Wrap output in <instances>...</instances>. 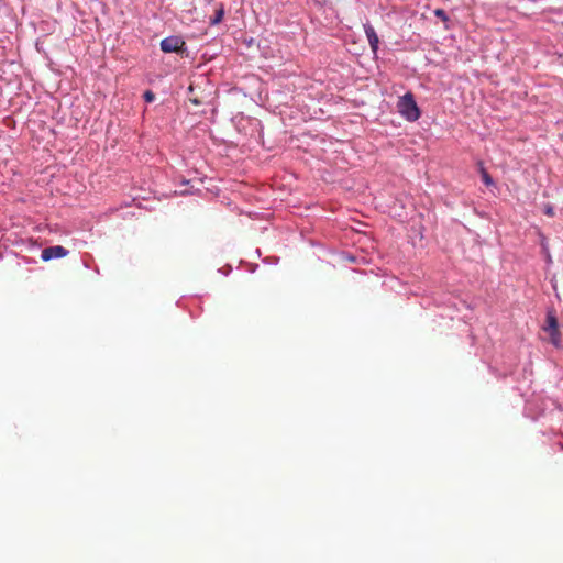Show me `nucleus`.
<instances>
[{
  "instance_id": "nucleus-1",
  "label": "nucleus",
  "mask_w": 563,
  "mask_h": 563,
  "mask_svg": "<svg viewBox=\"0 0 563 563\" xmlns=\"http://www.w3.org/2000/svg\"><path fill=\"white\" fill-rule=\"evenodd\" d=\"M399 114L408 122H416L421 117V110L418 107L412 92H406L399 97L397 102Z\"/></svg>"
},
{
  "instance_id": "nucleus-2",
  "label": "nucleus",
  "mask_w": 563,
  "mask_h": 563,
  "mask_svg": "<svg viewBox=\"0 0 563 563\" xmlns=\"http://www.w3.org/2000/svg\"><path fill=\"white\" fill-rule=\"evenodd\" d=\"M159 46L164 53H178L184 49L185 41L180 36L169 35L161 41Z\"/></svg>"
},
{
  "instance_id": "nucleus-3",
  "label": "nucleus",
  "mask_w": 563,
  "mask_h": 563,
  "mask_svg": "<svg viewBox=\"0 0 563 563\" xmlns=\"http://www.w3.org/2000/svg\"><path fill=\"white\" fill-rule=\"evenodd\" d=\"M69 251L62 245L48 246L42 250L41 260L48 262L67 256Z\"/></svg>"
},
{
  "instance_id": "nucleus-5",
  "label": "nucleus",
  "mask_w": 563,
  "mask_h": 563,
  "mask_svg": "<svg viewBox=\"0 0 563 563\" xmlns=\"http://www.w3.org/2000/svg\"><path fill=\"white\" fill-rule=\"evenodd\" d=\"M559 329L558 319L553 311L547 313V327L544 331L550 332Z\"/></svg>"
},
{
  "instance_id": "nucleus-4",
  "label": "nucleus",
  "mask_w": 563,
  "mask_h": 563,
  "mask_svg": "<svg viewBox=\"0 0 563 563\" xmlns=\"http://www.w3.org/2000/svg\"><path fill=\"white\" fill-rule=\"evenodd\" d=\"M364 33L366 35V38L368 41V44L371 46V49L374 54L377 53L378 51V45H379V38H378V35L374 29V26L369 23V22H366L364 25Z\"/></svg>"
},
{
  "instance_id": "nucleus-7",
  "label": "nucleus",
  "mask_w": 563,
  "mask_h": 563,
  "mask_svg": "<svg viewBox=\"0 0 563 563\" xmlns=\"http://www.w3.org/2000/svg\"><path fill=\"white\" fill-rule=\"evenodd\" d=\"M224 15V8L223 5H220L219 9L216 10L214 15L210 19V24L216 25L218 24Z\"/></svg>"
},
{
  "instance_id": "nucleus-10",
  "label": "nucleus",
  "mask_w": 563,
  "mask_h": 563,
  "mask_svg": "<svg viewBox=\"0 0 563 563\" xmlns=\"http://www.w3.org/2000/svg\"><path fill=\"white\" fill-rule=\"evenodd\" d=\"M435 16L440 18L442 21H448V14L443 9H437L434 11Z\"/></svg>"
},
{
  "instance_id": "nucleus-9",
  "label": "nucleus",
  "mask_w": 563,
  "mask_h": 563,
  "mask_svg": "<svg viewBox=\"0 0 563 563\" xmlns=\"http://www.w3.org/2000/svg\"><path fill=\"white\" fill-rule=\"evenodd\" d=\"M543 212L548 217H554V214H555L554 207L550 203L544 205Z\"/></svg>"
},
{
  "instance_id": "nucleus-11",
  "label": "nucleus",
  "mask_w": 563,
  "mask_h": 563,
  "mask_svg": "<svg viewBox=\"0 0 563 563\" xmlns=\"http://www.w3.org/2000/svg\"><path fill=\"white\" fill-rule=\"evenodd\" d=\"M143 98L146 102H152L155 99V93L152 90H146L143 95Z\"/></svg>"
},
{
  "instance_id": "nucleus-6",
  "label": "nucleus",
  "mask_w": 563,
  "mask_h": 563,
  "mask_svg": "<svg viewBox=\"0 0 563 563\" xmlns=\"http://www.w3.org/2000/svg\"><path fill=\"white\" fill-rule=\"evenodd\" d=\"M479 170H481V176H482L483 183L486 186H494L495 181H494L493 177L488 174V172L485 169V167L483 166L482 163H479Z\"/></svg>"
},
{
  "instance_id": "nucleus-8",
  "label": "nucleus",
  "mask_w": 563,
  "mask_h": 563,
  "mask_svg": "<svg viewBox=\"0 0 563 563\" xmlns=\"http://www.w3.org/2000/svg\"><path fill=\"white\" fill-rule=\"evenodd\" d=\"M549 335H550V340H551V343L555 346V347H559L561 345V334H560V331L559 329L558 330H554V331H550L548 332Z\"/></svg>"
}]
</instances>
